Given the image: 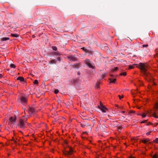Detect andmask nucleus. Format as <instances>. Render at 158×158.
I'll return each instance as SVG.
<instances>
[{
  "label": "nucleus",
  "instance_id": "nucleus-1",
  "mask_svg": "<svg viewBox=\"0 0 158 158\" xmlns=\"http://www.w3.org/2000/svg\"><path fill=\"white\" fill-rule=\"evenodd\" d=\"M136 67L140 69L146 77H149L150 76V74L148 72L147 69L148 68V65L147 64L140 63Z\"/></svg>",
  "mask_w": 158,
  "mask_h": 158
},
{
  "label": "nucleus",
  "instance_id": "nucleus-2",
  "mask_svg": "<svg viewBox=\"0 0 158 158\" xmlns=\"http://www.w3.org/2000/svg\"><path fill=\"white\" fill-rule=\"evenodd\" d=\"M68 60L70 61H76L78 58L75 55H70L67 57Z\"/></svg>",
  "mask_w": 158,
  "mask_h": 158
},
{
  "label": "nucleus",
  "instance_id": "nucleus-3",
  "mask_svg": "<svg viewBox=\"0 0 158 158\" xmlns=\"http://www.w3.org/2000/svg\"><path fill=\"white\" fill-rule=\"evenodd\" d=\"M18 126L21 128L24 129L25 128V125L24 122V120L22 118L19 119V123Z\"/></svg>",
  "mask_w": 158,
  "mask_h": 158
},
{
  "label": "nucleus",
  "instance_id": "nucleus-4",
  "mask_svg": "<svg viewBox=\"0 0 158 158\" xmlns=\"http://www.w3.org/2000/svg\"><path fill=\"white\" fill-rule=\"evenodd\" d=\"M19 102L23 105H25L27 102V98L24 97H21L19 98Z\"/></svg>",
  "mask_w": 158,
  "mask_h": 158
},
{
  "label": "nucleus",
  "instance_id": "nucleus-5",
  "mask_svg": "<svg viewBox=\"0 0 158 158\" xmlns=\"http://www.w3.org/2000/svg\"><path fill=\"white\" fill-rule=\"evenodd\" d=\"M85 64L89 68L94 69V64L92 63L88 59H86L85 60Z\"/></svg>",
  "mask_w": 158,
  "mask_h": 158
},
{
  "label": "nucleus",
  "instance_id": "nucleus-6",
  "mask_svg": "<svg viewBox=\"0 0 158 158\" xmlns=\"http://www.w3.org/2000/svg\"><path fill=\"white\" fill-rule=\"evenodd\" d=\"M99 108L100 109L103 113H105L106 112V110H108V109L101 103L100 104V106H99Z\"/></svg>",
  "mask_w": 158,
  "mask_h": 158
},
{
  "label": "nucleus",
  "instance_id": "nucleus-7",
  "mask_svg": "<svg viewBox=\"0 0 158 158\" xmlns=\"http://www.w3.org/2000/svg\"><path fill=\"white\" fill-rule=\"evenodd\" d=\"M73 151L72 149H70L69 151H65L63 152V153L66 156H68L72 154Z\"/></svg>",
  "mask_w": 158,
  "mask_h": 158
},
{
  "label": "nucleus",
  "instance_id": "nucleus-8",
  "mask_svg": "<svg viewBox=\"0 0 158 158\" xmlns=\"http://www.w3.org/2000/svg\"><path fill=\"white\" fill-rule=\"evenodd\" d=\"M16 117H11L9 118V120L10 123H12L13 124H15L16 122Z\"/></svg>",
  "mask_w": 158,
  "mask_h": 158
},
{
  "label": "nucleus",
  "instance_id": "nucleus-9",
  "mask_svg": "<svg viewBox=\"0 0 158 158\" xmlns=\"http://www.w3.org/2000/svg\"><path fill=\"white\" fill-rule=\"evenodd\" d=\"M36 111V110L34 107H29L28 110V112L30 114L35 112Z\"/></svg>",
  "mask_w": 158,
  "mask_h": 158
},
{
  "label": "nucleus",
  "instance_id": "nucleus-10",
  "mask_svg": "<svg viewBox=\"0 0 158 158\" xmlns=\"http://www.w3.org/2000/svg\"><path fill=\"white\" fill-rule=\"evenodd\" d=\"M17 80H19L21 81H24V79L23 77H19L17 78Z\"/></svg>",
  "mask_w": 158,
  "mask_h": 158
},
{
  "label": "nucleus",
  "instance_id": "nucleus-11",
  "mask_svg": "<svg viewBox=\"0 0 158 158\" xmlns=\"http://www.w3.org/2000/svg\"><path fill=\"white\" fill-rule=\"evenodd\" d=\"M149 140H150V139H146L142 140L141 141L143 143H146L147 142H148L149 141Z\"/></svg>",
  "mask_w": 158,
  "mask_h": 158
},
{
  "label": "nucleus",
  "instance_id": "nucleus-12",
  "mask_svg": "<svg viewBox=\"0 0 158 158\" xmlns=\"http://www.w3.org/2000/svg\"><path fill=\"white\" fill-rule=\"evenodd\" d=\"M11 36L15 37H19V35L18 34H12L11 35Z\"/></svg>",
  "mask_w": 158,
  "mask_h": 158
},
{
  "label": "nucleus",
  "instance_id": "nucleus-13",
  "mask_svg": "<svg viewBox=\"0 0 158 158\" xmlns=\"http://www.w3.org/2000/svg\"><path fill=\"white\" fill-rule=\"evenodd\" d=\"M56 59L52 60L49 61L50 63L51 64H55L56 63Z\"/></svg>",
  "mask_w": 158,
  "mask_h": 158
},
{
  "label": "nucleus",
  "instance_id": "nucleus-14",
  "mask_svg": "<svg viewBox=\"0 0 158 158\" xmlns=\"http://www.w3.org/2000/svg\"><path fill=\"white\" fill-rule=\"evenodd\" d=\"M109 80L110 81V83H115V81H116V79H112L111 78H110Z\"/></svg>",
  "mask_w": 158,
  "mask_h": 158
},
{
  "label": "nucleus",
  "instance_id": "nucleus-15",
  "mask_svg": "<svg viewBox=\"0 0 158 158\" xmlns=\"http://www.w3.org/2000/svg\"><path fill=\"white\" fill-rule=\"evenodd\" d=\"M9 37H4L2 39V41H4L7 40H9Z\"/></svg>",
  "mask_w": 158,
  "mask_h": 158
},
{
  "label": "nucleus",
  "instance_id": "nucleus-16",
  "mask_svg": "<svg viewBox=\"0 0 158 158\" xmlns=\"http://www.w3.org/2000/svg\"><path fill=\"white\" fill-rule=\"evenodd\" d=\"M137 65L136 64H134L132 65H129V69H133L134 68V65Z\"/></svg>",
  "mask_w": 158,
  "mask_h": 158
},
{
  "label": "nucleus",
  "instance_id": "nucleus-17",
  "mask_svg": "<svg viewBox=\"0 0 158 158\" xmlns=\"http://www.w3.org/2000/svg\"><path fill=\"white\" fill-rule=\"evenodd\" d=\"M99 84H100V82H98L96 83V86L97 88H99Z\"/></svg>",
  "mask_w": 158,
  "mask_h": 158
},
{
  "label": "nucleus",
  "instance_id": "nucleus-18",
  "mask_svg": "<svg viewBox=\"0 0 158 158\" xmlns=\"http://www.w3.org/2000/svg\"><path fill=\"white\" fill-rule=\"evenodd\" d=\"M10 66L11 68H15V65L13 64H10Z\"/></svg>",
  "mask_w": 158,
  "mask_h": 158
},
{
  "label": "nucleus",
  "instance_id": "nucleus-19",
  "mask_svg": "<svg viewBox=\"0 0 158 158\" xmlns=\"http://www.w3.org/2000/svg\"><path fill=\"white\" fill-rule=\"evenodd\" d=\"M157 155L156 154H155L152 156V158H157Z\"/></svg>",
  "mask_w": 158,
  "mask_h": 158
},
{
  "label": "nucleus",
  "instance_id": "nucleus-20",
  "mask_svg": "<svg viewBox=\"0 0 158 158\" xmlns=\"http://www.w3.org/2000/svg\"><path fill=\"white\" fill-rule=\"evenodd\" d=\"M52 49L53 50L56 51L57 50V48L55 46H52Z\"/></svg>",
  "mask_w": 158,
  "mask_h": 158
},
{
  "label": "nucleus",
  "instance_id": "nucleus-21",
  "mask_svg": "<svg viewBox=\"0 0 158 158\" xmlns=\"http://www.w3.org/2000/svg\"><path fill=\"white\" fill-rule=\"evenodd\" d=\"M126 72H124L123 73H121L120 74V75H123L124 76H125L126 75Z\"/></svg>",
  "mask_w": 158,
  "mask_h": 158
},
{
  "label": "nucleus",
  "instance_id": "nucleus-22",
  "mask_svg": "<svg viewBox=\"0 0 158 158\" xmlns=\"http://www.w3.org/2000/svg\"><path fill=\"white\" fill-rule=\"evenodd\" d=\"M153 141L156 143H158V138H157L156 139L154 140H153Z\"/></svg>",
  "mask_w": 158,
  "mask_h": 158
},
{
  "label": "nucleus",
  "instance_id": "nucleus-23",
  "mask_svg": "<svg viewBox=\"0 0 158 158\" xmlns=\"http://www.w3.org/2000/svg\"><path fill=\"white\" fill-rule=\"evenodd\" d=\"M155 108L156 109H158V103L156 102L155 104Z\"/></svg>",
  "mask_w": 158,
  "mask_h": 158
},
{
  "label": "nucleus",
  "instance_id": "nucleus-24",
  "mask_svg": "<svg viewBox=\"0 0 158 158\" xmlns=\"http://www.w3.org/2000/svg\"><path fill=\"white\" fill-rule=\"evenodd\" d=\"M34 84H37L38 83V81L37 80H36L34 81Z\"/></svg>",
  "mask_w": 158,
  "mask_h": 158
},
{
  "label": "nucleus",
  "instance_id": "nucleus-25",
  "mask_svg": "<svg viewBox=\"0 0 158 158\" xmlns=\"http://www.w3.org/2000/svg\"><path fill=\"white\" fill-rule=\"evenodd\" d=\"M59 92V90L57 89H55L54 90V93L56 94H57Z\"/></svg>",
  "mask_w": 158,
  "mask_h": 158
},
{
  "label": "nucleus",
  "instance_id": "nucleus-26",
  "mask_svg": "<svg viewBox=\"0 0 158 158\" xmlns=\"http://www.w3.org/2000/svg\"><path fill=\"white\" fill-rule=\"evenodd\" d=\"M76 66L75 67V68H77L80 67V66L79 65V63H78L76 64Z\"/></svg>",
  "mask_w": 158,
  "mask_h": 158
},
{
  "label": "nucleus",
  "instance_id": "nucleus-27",
  "mask_svg": "<svg viewBox=\"0 0 158 158\" xmlns=\"http://www.w3.org/2000/svg\"><path fill=\"white\" fill-rule=\"evenodd\" d=\"M56 60H57L59 61V62L61 60V58L60 57H58L57 59H56Z\"/></svg>",
  "mask_w": 158,
  "mask_h": 158
},
{
  "label": "nucleus",
  "instance_id": "nucleus-28",
  "mask_svg": "<svg viewBox=\"0 0 158 158\" xmlns=\"http://www.w3.org/2000/svg\"><path fill=\"white\" fill-rule=\"evenodd\" d=\"M53 54H54L55 55H59V53L57 52H53Z\"/></svg>",
  "mask_w": 158,
  "mask_h": 158
},
{
  "label": "nucleus",
  "instance_id": "nucleus-29",
  "mask_svg": "<svg viewBox=\"0 0 158 158\" xmlns=\"http://www.w3.org/2000/svg\"><path fill=\"white\" fill-rule=\"evenodd\" d=\"M153 116L155 118H158V116L156 115L155 114H153Z\"/></svg>",
  "mask_w": 158,
  "mask_h": 158
},
{
  "label": "nucleus",
  "instance_id": "nucleus-30",
  "mask_svg": "<svg viewBox=\"0 0 158 158\" xmlns=\"http://www.w3.org/2000/svg\"><path fill=\"white\" fill-rule=\"evenodd\" d=\"M118 69V68L117 67H115L114 68V71H115L117 70Z\"/></svg>",
  "mask_w": 158,
  "mask_h": 158
},
{
  "label": "nucleus",
  "instance_id": "nucleus-31",
  "mask_svg": "<svg viewBox=\"0 0 158 158\" xmlns=\"http://www.w3.org/2000/svg\"><path fill=\"white\" fill-rule=\"evenodd\" d=\"M148 45L147 44H145V45H143V47H147L148 46Z\"/></svg>",
  "mask_w": 158,
  "mask_h": 158
},
{
  "label": "nucleus",
  "instance_id": "nucleus-32",
  "mask_svg": "<svg viewBox=\"0 0 158 158\" xmlns=\"http://www.w3.org/2000/svg\"><path fill=\"white\" fill-rule=\"evenodd\" d=\"M118 97H119V99H121L123 98V96L122 95V97H121L120 95H118Z\"/></svg>",
  "mask_w": 158,
  "mask_h": 158
},
{
  "label": "nucleus",
  "instance_id": "nucleus-33",
  "mask_svg": "<svg viewBox=\"0 0 158 158\" xmlns=\"http://www.w3.org/2000/svg\"><path fill=\"white\" fill-rule=\"evenodd\" d=\"M135 111H133V110H131L130 112H129V113H135Z\"/></svg>",
  "mask_w": 158,
  "mask_h": 158
},
{
  "label": "nucleus",
  "instance_id": "nucleus-34",
  "mask_svg": "<svg viewBox=\"0 0 158 158\" xmlns=\"http://www.w3.org/2000/svg\"><path fill=\"white\" fill-rule=\"evenodd\" d=\"M147 120H143L141 122H140L141 123H145L146 122Z\"/></svg>",
  "mask_w": 158,
  "mask_h": 158
},
{
  "label": "nucleus",
  "instance_id": "nucleus-35",
  "mask_svg": "<svg viewBox=\"0 0 158 158\" xmlns=\"http://www.w3.org/2000/svg\"><path fill=\"white\" fill-rule=\"evenodd\" d=\"M81 126L83 127H84L85 126V125L84 124H81Z\"/></svg>",
  "mask_w": 158,
  "mask_h": 158
},
{
  "label": "nucleus",
  "instance_id": "nucleus-36",
  "mask_svg": "<svg viewBox=\"0 0 158 158\" xmlns=\"http://www.w3.org/2000/svg\"><path fill=\"white\" fill-rule=\"evenodd\" d=\"M142 117L143 118H144L146 116V115L145 114H143V115H142Z\"/></svg>",
  "mask_w": 158,
  "mask_h": 158
},
{
  "label": "nucleus",
  "instance_id": "nucleus-37",
  "mask_svg": "<svg viewBox=\"0 0 158 158\" xmlns=\"http://www.w3.org/2000/svg\"><path fill=\"white\" fill-rule=\"evenodd\" d=\"M152 123H150V122H149V123H148V124H147V126H149L150 125H151L152 124Z\"/></svg>",
  "mask_w": 158,
  "mask_h": 158
},
{
  "label": "nucleus",
  "instance_id": "nucleus-38",
  "mask_svg": "<svg viewBox=\"0 0 158 158\" xmlns=\"http://www.w3.org/2000/svg\"><path fill=\"white\" fill-rule=\"evenodd\" d=\"M146 134L148 135H150V132H148L146 133Z\"/></svg>",
  "mask_w": 158,
  "mask_h": 158
},
{
  "label": "nucleus",
  "instance_id": "nucleus-39",
  "mask_svg": "<svg viewBox=\"0 0 158 158\" xmlns=\"http://www.w3.org/2000/svg\"><path fill=\"white\" fill-rule=\"evenodd\" d=\"M122 128V127H118V129L120 130H121Z\"/></svg>",
  "mask_w": 158,
  "mask_h": 158
},
{
  "label": "nucleus",
  "instance_id": "nucleus-40",
  "mask_svg": "<svg viewBox=\"0 0 158 158\" xmlns=\"http://www.w3.org/2000/svg\"><path fill=\"white\" fill-rule=\"evenodd\" d=\"M2 74H0V78H2Z\"/></svg>",
  "mask_w": 158,
  "mask_h": 158
},
{
  "label": "nucleus",
  "instance_id": "nucleus-41",
  "mask_svg": "<svg viewBox=\"0 0 158 158\" xmlns=\"http://www.w3.org/2000/svg\"><path fill=\"white\" fill-rule=\"evenodd\" d=\"M77 74L78 75H79L80 74V73L79 72H78Z\"/></svg>",
  "mask_w": 158,
  "mask_h": 158
},
{
  "label": "nucleus",
  "instance_id": "nucleus-42",
  "mask_svg": "<svg viewBox=\"0 0 158 158\" xmlns=\"http://www.w3.org/2000/svg\"><path fill=\"white\" fill-rule=\"evenodd\" d=\"M27 120V118H26V119H25V120H24V122H26V121Z\"/></svg>",
  "mask_w": 158,
  "mask_h": 158
},
{
  "label": "nucleus",
  "instance_id": "nucleus-43",
  "mask_svg": "<svg viewBox=\"0 0 158 158\" xmlns=\"http://www.w3.org/2000/svg\"><path fill=\"white\" fill-rule=\"evenodd\" d=\"M42 84H43L45 86V85H44V81L43 82Z\"/></svg>",
  "mask_w": 158,
  "mask_h": 158
},
{
  "label": "nucleus",
  "instance_id": "nucleus-44",
  "mask_svg": "<svg viewBox=\"0 0 158 158\" xmlns=\"http://www.w3.org/2000/svg\"><path fill=\"white\" fill-rule=\"evenodd\" d=\"M85 125H87V126H90V125H89L88 124H85Z\"/></svg>",
  "mask_w": 158,
  "mask_h": 158
},
{
  "label": "nucleus",
  "instance_id": "nucleus-45",
  "mask_svg": "<svg viewBox=\"0 0 158 158\" xmlns=\"http://www.w3.org/2000/svg\"><path fill=\"white\" fill-rule=\"evenodd\" d=\"M122 112L123 113H124L125 112V111H122Z\"/></svg>",
  "mask_w": 158,
  "mask_h": 158
},
{
  "label": "nucleus",
  "instance_id": "nucleus-46",
  "mask_svg": "<svg viewBox=\"0 0 158 158\" xmlns=\"http://www.w3.org/2000/svg\"><path fill=\"white\" fill-rule=\"evenodd\" d=\"M14 142L15 143H16L17 142L16 141H15V140H14Z\"/></svg>",
  "mask_w": 158,
  "mask_h": 158
},
{
  "label": "nucleus",
  "instance_id": "nucleus-47",
  "mask_svg": "<svg viewBox=\"0 0 158 158\" xmlns=\"http://www.w3.org/2000/svg\"><path fill=\"white\" fill-rule=\"evenodd\" d=\"M130 158H134V157L133 156H131Z\"/></svg>",
  "mask_w": 158,
  "mask_h": 158
},
{
  "label": "nucleus",
  "instance_id": "nucleus-48",
  "mask_svg": "<svg viewBox=\"0 0 158 158\" xmlns=\"http://www.w3.org/2000/svg\"><path fill=\"white\" fill-rule=\"evenodd\" d=\"M115 106H116L117 107H118V105H115Z\"/></svg>",
  "mask_w": 158,
  "mask_h": 158
},
{
  "label": "nucleus",
  "instance_id": "nucleus-49",
  "mask_svg": "<svg viewBox=\"0 0 158 158\" xmlns=\"http://www.w3.org/2000/svg\"><path fill=\"white\" fill-rule=\"evenodd\" d=\"M86 49H85V50H84L85 52H86Z\"/></svg>",
  "mask_w": 158,
  "mask_h": 158
},
{
  "label": "nucleus",
  "instance_id": "nucleus-50",
  "mask_svg": "<svg viewBox=\"0 0 158 158\" xmlns=\"http://www.w3.org/2000/svg\"><path fill=\"white\" fill-rule=\"evenodd\" d=\"M157 124H158V123H156V125L155 126H156L157 125Z\"/></svg>",
  "mask_w": 158,
  "mask_h": 158
},
{
  "label": "nucleus",
  "instance_id": "nucleus-51",
  "mask_svg": "<svg viewBox=\"0 0 158 158\" xmlns=\"http://www.w3.org/2000/svg\"><path fill=\"white\" fill-rule=\"evenodd\" d=\"M83 50H84L85 49H84V48H82Z\"/></svg>",
  "mask_w": 158,
  "mask_h": 158
},
{
  "label": "nucleus",
  "instance_id": "nucleus-52",
  "mask_svg": "<svg viewBox=\"0 0 158 158\" xmlns=\"http://www.w3.org/2000/svg\"><path fill=\"white\" fill-rule=\"evenodd\" d=\"M32 36H33V37H34V35H33Z\"/></svg>",
  "mask_w": 158,
  "mask_h": 158
}]
</instances>
